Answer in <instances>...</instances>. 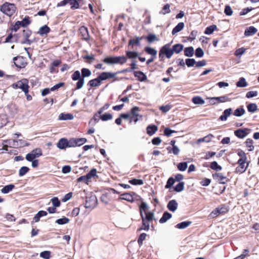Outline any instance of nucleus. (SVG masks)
I'll return each instance as SVG.
<instances>
[{
  "label": "nucleus",
  "instance_id": "1",
  "mask_svg": "<svg viewBox=\"0 0 259 259\" xmlns=\"http://www.w3.org/2000/svg\"><path fill=\"white\" fill-rule=\"evenodd\" d=\"M147 205L145 202H142L140 205V214L142 219V226L139 230H144L148 231L150 228L149 222L152 221L154 218V214L153 212H147Z\"/></svg>",
  "mask_w": 259,
  "mask_h": 259
},
{
  "label": "nucleus",
  "instance_id": "2",
  "mask_svg": "<svg viewBox=\"0 0 259 259\" xmlns=\"http://www.w3.org/2000/svg\"><path fill=\"white\" fill-rule=\"evenodd\" d=\"M127 61V59L124 56H109L105 58L103 61L108 65L114 64H123Z\"/></svg>",
  "mask_w": 259,
  "mask_h": 259
},
{
  "label": "nucleus",
  "instance_id": "3",
  "mask_svg": "<svg viewBox=\"0 0 259 259\" xmlns=\"http://www.w3.org/2000/svg\"><path fill=\"white\" fill-rule=\"evenodd\" d=\"M0 10L6 15L11 16L15 12L16 7L13 4L6 2L1 6Z\"/></svg>",
  "mask_w": 259,
  "mask_h": 259
},
{
  "label": "nucleus",
  "instance_id": "4",
  "mask_svg": "<svg viewBox=\"0 0 259 259\" xmlns=\"http://www.w3.org/2000/svg\"><path fill=\"white\" fill-rule=\"evenodd\" d=\"M170 43L166 44L162 47L159 51V56L162 59L165 55L167 58H170L174 53L172 49H169Z\"/></svg>",
  "mask_w": 259,
  "mask_h": 259
},
{
  "label": "nucleus",
  "instance_id": "5",
  "mask_svg": "<svg viewBox=\"0 0 259 259\" xmlns=\"http://www.w3.org/2000/svg\"><path fill=\"white\" fill-rule=\"evenodd\" d=\"M97 204V199L95 195H91L86 197L85 207L87 208H94Z\"/></svg>",
  "mask_w": 259,
  "mask_h": 259
},
{
  "label": "nucleus",
  "instance_id": "6",
  "mask_svg": "<svg viewBox=\"0 0 259 259\" xmlns=\"http://www.w3.org/2000/svg\"><path fill=\"white\" fill-rule=\"evenodd\" d=\"M41 155L42 151L41 149L36 148L26 155V159L28 161H32L35 158L39 157Z\"/></svg>",
  "mask_w": 259,
  "mask_h": 259
},
{
  "label": "nucleus",
  "instance_id": "7",
  "mask_svg": "<svg viewBox=\"0 0 259 259\" xmlns=\"http://www.w3.org/2000/svg\"><path fill=\"white\" fill-rule=\"evenodd\" d=\"M139 108L137 107H134L131 110V122L134 121L135 123L140 120H142V116L139 114Z\"/></svg>",
  "mask_w": 259,
  "mask_h": 259
},
{
  "label": "nucleus",
  "instance_id": "8",
  "mask_svg": "<svg viewBox=\"0 0 259 259\" xmlns=\"http://www.w3.org/2000/svg\"><path fill=\"white\" fill-rule=\"evenodd\" d=\"M207 99L210 100L209 103L211 105H215L218 103H224L230 101L229 98L227 96H223L219 97H209Z\"/></svg>",
  "mask_w": 259,
  "mask_h": 259
},
{
  "label": "nucleus",
  "instance_id": "9",
  "mask_svg": "<svg viewBox=\"0 0 259 259\" xmlns=\"http://www.w3.org/2000/svg\"><path fill=\"white\" fill-rule=\"evenodd\" d=\"M13 61L15 66L20 68H24L27 64L25 59L21 56L14 57Z\"/></svg>",
  "mask_w": 259,
  "mask_h": 259
},
{
  "label": "nucleus",
  "instance_id": "10",
  "mask_svg": "<svg viewBox=\"0 0 259 259\" xmlns=\"http://www.w3.org/2000/svg\"><path fill=\"white\" fill-rule=\"evenodd\" d=\"M19 89H21L25 94L27 95L29 92L28 80L24 78L19 80Z\"/></svg>",
  "mask_w": 259,
  "mask_h": 259
},
{
  "label": "nucleus",
  "instance_id": "11",
  "mask_svg": "<svg viewBox=\"0 0 259 259\" xmlns=\"http://www.w3.org/2000/svg\"><path fill=\"white\" fill-rule=\"evenodd\" d=\"M213 179L221 184H225L228 179L226 176H224L222 173H215L212 175Z\"/></svg>",
  "mask_w": 259,
  "mask_h": 259
},
{
  "label": "nucleus",
  "instance_id": "12",
  "mask_svg": "<svg viewBox=\"0 0 259 259\" xmlns=\"http://www.w3.org/2000/svg\"><path fill=\"white\" fill-rule=\"evenodd\" d=\"M115 75L116 73H115L104 72L98 76V79H99L101 81L108 79L113 78L115 76Z\"/></svg>",
  "mask_w": 259,
  "mask_h": 259
},
{
  "label": "nucleus",
  "instance_id": "13",
  "mask_svg": "<svg viewBox=\"0 0 259 259\" xmlns=\"http://www.w3.org/2000/svg\"><path fill=\"white\" fill-rule=\"evenodd\" d=\"M250 132L248 128L238 129L235 131L234 134L239 138H243L247 136Z\"/></svg>",
  "mask_w": 259,
  "mask_h": 259
},
{
  "label": "nucleus",
  "instance_id": "14",
  "mask_svg": "<svg viewBox=\"0 0 259 259\" xmlns=\"http://www.w3.org/2000/svg\"><path fill=\"white\" fill-rule=\"evenodd\" d=\"M232 113V108H228L225 110L223 113V114L220 116L219 120L221 121H226L227 118L230 116Z\"/></svg>",
  "mask_w": 259,
  "mask_h": 259
},
{
  "label": "nucleus",
  "instance_id": "15",
  "mask_svg": "<svg viewBox=\"0 0 259 259\" xmlns=\"http://www.w3.org/2000/svg\"><path fill=\"white\" fill-rule=\"evenodd\" d=\"M178 204L175 200L169 201L167 204L168 209L172 212H175L178 208Z\"/></svg>",
  "mask_w": 259,
  "mask_h": 259
},
{
  "label": "nucleus",
  "instance_id": "16",
  "mask_svg": "<svg viewBox=\"0 0 259 259\" xmlns=\"http://www.w3.org/2000/svg\"><path fill=\"white\" fill-rule=\"evenodd\" d=\"M79 31L81 35L83 37V38L85 40H88L89 38V34L88 28L85 26H81Z\"/></svg>",
  "mask_w": 259,
  "mask_h": 259
},
{
  "label": "nucleus",
  "instance_id": "17",
  "mask_svg": "<svg viewBox=\"0 0 259 259\" xmlns=\"http://www.w3.org/2000/svg\"><path fill=\"white\" fill-rule=\"evenodd\" d=\"M134 74L135 77L140 81H144L147 79L146 75L142 71H134Z\"/></svg>",
  "mask_w": 259,
  "mask_h": 259
},
{
  "label": "nucleus",
  "instance_id": "18",
  "mask_svg": "<svg viewBox=\"0 0 259 259\" xmlns=\"http://www.w3.org/2000/svg\"><path fill=\"white\" fill-rule=\"evenodd\" d=\"M57 147L60 149H63L68 147V141L64 138L61 139L57 143Z\"/></svg>",
  "mask_w": 259,
  "mask_h": 259
},
{
  "label": "nucleus",
  "instance_id": "19",
  "mask_svg": "<svg viewBox=\"0 0 259 259\" xmlns=\"http://www.w3.org/2000/svg\"><path fill=\"white\" fill-rule=\"evenodd\" d=\"M158 130V127L155 125H149L146 128L147 133L149 136L153 135Z\"/></svg>",
  "mask_w": 259,
  "mask_h": 259
},
{
  "label": "nucleus",
  "instance_id": "20",
  "mask_svg": "<svg viewBox=\"0 0 259 259\" xmlns=\"http://www.w3.org/2000/svg\"><path fill=\"white\" fill-rule=\"evenodd\" d=\"M73 115L70 113H61L58 117L59 120H72L73 119Z\"/></svg>",
  "mask_w": 259,
  "mask_h": 259
},
{
  "label": "nucleus",
  "instance_id": "21",
  "mask_svg": "<svg viewBox=\"0 0 259 259\" xmlns=\"http://www.w3.org/2000/svg\"><path fill=\"white\" fill-rule=\"evenodd\" d=\"M185 24L183 22H180L178 25L174 27L172 29L171 33L172 35H175L178 32L181 31L184 27Z\"/></svg>",
  "mask_w": 259,
  "mask_h": 259
},
{
  "label": "nucleus",
  "instance_id": "22",
  "mask_svg": "<svg viewBox=\"0 0 259 259\" xmlns=\"http://www.w3.org/2000/svg\"><path fill=\"white\" fill-rule=\"evenodd\" d=\"M50 31V28L47 25H44L39 28L37 33L40 36H43L45 34H47Z\"/></svg>",
  "mask_w": 259,
  "mask_h": 259
},
{
  "label": "nucleus",
  "instance_id": "23",
  "mask_svg": "<svg viewBox=\"0 0 259 259\" xmlns=\"http://www.w3.org/2000/svg\"><path fill=\"white\" fill-rule=\"evenodd\" d=\"M257 32V29L253 26H250L247 28L244 32L245 36H251Z\"/></svg>",
  "mask_w": 259,
  "mask_h": 259
},
{
  "label": "nucleus",
  "instance_id": "24",
  "mask_svg": "<svg viewBox=\"0 0 259 259\" xmlns=\"http://www.w3.org/2000/svg\"><path fill=\"white\" fill-rule=\"evenodd\" d=\"M171 214L168 212H164L162 217L159 220V223L161 224L165 223L168 220L171 218Z\"/></svg>",
  "mask_w": 259,
  "mask_h": 259
},
{
  "label": "nucleus",
  "instance_id": "25",
  "mask_svg": "<svg viewBox=\"0 0 259 259\" xmlns=\"http://www.w3.org/2000/svg\"><path fill=\"white\" fill-rule=\"evenodd\" d=\"M245 113V109L242 107H239L235 110L233 115L237 117H240Z\"/></svg>",
  "mask_w": 259,
  "mask_h": 259
},
{
  "label": "nucleus",
  "instance_id": "26",
  "mask_svg": "<svg viewBox=\"0 0 259 259\" xmlns=\"http://www.w3.org/2000/svg\"><path fill=\"white\" fill-rule=\"evenodd\" d=\"M144 184V181L142 179L131 178V185L134 186H142Z\"/></svg>",
  "mask_w": 259,
  "mask_h": 259
},
{
  "label": "nucleus",
  "instance_id": "27",
  "mask_svg": "<svg viewBox=\"0 0 259 259\" xmlns=\"http://www.w3.org/2000/svg\"><path fill=\"white\" fill-rule=\"evenodd\" d=\"M101 80L98 79V77L95 79L89 81L88 84L91 87H97L100 85Z\"/></svg>",
  "mask_w": 259,
  "mask_h": 259
},
{
  "label": "nucleus",
  "instance_id": "28",
  "mask_svg": "<svg viewBox=\"0 0 259 259\" xmlns=\"http://www.w3.org/2000/svg\"><path fill=\"white\" fill-rule=\"evenodd\" d=\"M184 55L187 57H192L194 55V48L192 47L186 48L184 50Z\"/></svg>",
  "mask_w": 259,
  "mask_h": 259
},
{
  "label": "nucleus",
  "instance_id": "29",
  "mask_svg": "<svg viewBox=\"0 0 259 259\" xmlns=\"http://www.w3.org/2000/svg\"><path fill=\"white\" fill-rule=\"evenodd\" d=\"M15 186L13 184H9L5 186L3 189H1V192L4 194H7L12 191Z\"/></svg>",
  "mask_w": 259,
  "mask_h": 259
},
{
  "label": "nucleus",
  "instance_id": "30",
  "mask_svg": "<svg viewBox=\"0 0 259 259\" xmlns=\"http://www.w3.org/2000/svg\"><path fill=\"white\" fill-rule=\"evenodd\" d=\"M184 46L182 44H178L172 46V49L174 53L178 54L180 53L183 49Z\"/></svg>",
  "mask_w": 259,
  "mask_h": 259
},
{
  "label": "nucleus",
  "instance_id": "31",
  "mask_svg": "<svg viewBox=\"0 0 259 259\" xmlns=\"http://www.w3.org/2000/svg\"><path fill=\"white\" fill-rule=\"evenodd\" d=\"M191 224V222L190 221H185L183 222L182 223H179L176 225V227L180 229H185L188 226H189Z\"/></svg>",
  "mask_w": 259,
  "mask_h": 259
},
{
  "label": "nucleus",
  "instance_id": "32",
  "mask_svg": "<svg viewBox=\"0 0 259 259\" xmlns=\"http://www.w3.org/2000/svg\"><path fill=\"white\" fill-rule=\"evenodd\" d=\"M81 78L83 79L85 77H89L91 75V71L88 68H83L81 70Z\"/></svg>",
  "mask_w": 259,
  "mask_h": 259
},
{
  "label": "nucleus",
  "instance_id": "33",
  "mask_svg": "<svg viewBox=\"0 0 259 259\" xmlns=\"http://www.w3.org/2000/svg\"><path fill=\"white\" fill-rule=\"evenodd\" d=\"M217 27L215 25H212L206 28L204 33L206 34H211L215 30H216Z\"/></svg>",
  "mask_w": 259,
  "mask_h": 259
},
{
  "label": "nucleus",
  "instance_id": "34",
  "mask_svg": "<svg viewBox=\"0 0 259 259\" xmlns=\"http://www.w3.org/2000/svg\"><path fill=\"white\" fill-rule=\"evenodd\" d=\"M247 110L248 112L253 113L255 112L257 109V105L255 103H250L247 106Z\"/></svg>",
  "mask_w": 259,
  "mask_h": 259
},
{
  "label": "nucleus",
  "instance_id": "35",
  "mask_svg": "<svg viewBox=\"0 0 259 259\" xmlns=\"http://www.w3.org/2000/svg\"><path fill=\"white\" fill-rule=\"evenodd\" d=\"M212 137H213V136L211 134H209V135L204 137L203 138H200V139H199L198 140H197V143L199 144L202 142H207V143L211 141Z\"/></svg>",
  "mask_w": 259,
  "mask_h": 259
},
{
  "label": "nucleus",
  "instance_id": "36",
  "mask_svg": "<svg viewBox=\"0 0 259 259\" xmlns=\"http://www.w3.org/2000/svg\"><path fill=\"white\" fill-rule=\"evenodd\" d=\"M192 100L195 104L202 105L204 103V101L202 99V98L198 96L193 97Z\"/></svg>",
  "mask_w": 259,
  "mask_h": 259
},
{
  "label": "nucleus",
  "instance_id": "37",
  "mask_svg": "<svg viewBox=\"0 0 259 259\" xmlns=\"http://www.w3.org/2000/svg\"><path fill=\"white\" fill-rule=\"evenodd\" d=\"M236 85L238 87H245L247 85V83L245 81V79L243 77L240 78L239 80L237 82Z\"/></svg>",
  "mask_w": 259,
  "mask_h": 259
},
{
  "label": "nucleus",
  "instance_id": "38",
  "mask_svg": "<svg viewBox=\"0 0 259 259\" xmlns=\"http://www.w3.org/2000/svg\"><path fill=\"white\" fill-rule=\"evenodd\" d=\"M145 51L148 54H149L152 56H155L157 53V52L156 50H155L154 49L152 48L151 47H146L145 48Z\"/></svg>",
  "mask_w": 259,
  "mask_h": 259
},
{
  "label": "nucleus",
  "instance_id": "39",
  "mask_svg": "<svg viewBox=\"0 0 259 259\" xmlns=\"http://www.w3.org/2000/svg\"><path fill=\"white\" fill-rule=\"evenodd\" d=\"M248 164H247L246 166H245V164L239 165L236 168V171L237 173L240 174L244 172L246 169Z\"/></svg>",
  "mask_w": 259,
  "mask_h": 259
},
{
  "label": "nucleus",
  "instance_id": "40",
  "mask_svg": "<svg viewBox=\"0 0 259 259\" xmlns=\"http://www.w3.org/2000/svg\"><path fill=\"white\" fill-rule=\"evenodd\" d=\"M72 79L73 80L76 81L80 79L81 77V74L79 71L76 70L75 71L71 76Z\"/></svg>",
  "mask_w": 259,
  "mask_h": 259
},
{
  "label": "nucleus",
  "instance_id": "41",
  "mask_svg": "<svg viewBox=\"0 0 259 259\" xmlns=\"http://www.w3.org/2000/svg\"><path fill=\"white\" fill-rule=\"evenodd\" d=\"M69 222V219L66 217H63L62 218L58 219L56 223L59 225H64L67 224Z\"/></svg>",
  "mask_w": 259,
  "mask_h": 259
},
{
  "label": "nucleus",
  "instance_id": "42",
  "mask_svg": "<svg viewBox=\"0 0 259 259\" xmlns=\"http://www.w3.org/2000/svg\"><path fill=\"white\" fill-rule=\"evenodd\" d=\"M210 167L211 169L215 170L217 171H220L222 169V167L220 165H218V163L216 161H213L211 162Z\"/></svg>",
  "mask_w": 259,
  "mask_h": 259
},
{
  "label": "nucleus",
  "instance_id": "43",
  "mask_svg": "<svg viewBox=\"0 0 259 259\" xmlns=\"http://www.w3.org/2000/svg\"><path fill=\"white\" fill-rule=\"evenodd\" d=\"M245 143L246 147L248 148V151H251L254 149V146H253V141L251 139H247Z\"/></svg>",
  "mask_w": 259,
  "mask_h": 259
},
{
  "label": "nucleus",
  "instance_id": "44",
  "mask_svg": "<svg viewBox=\"0 0 259 259\" xmlns=\"http://www.w3.org/2000/svg\"><path fill=\"white\" fill-rule=\"evenodd\" d=\"M184 188V183L182 182H180L178 184H177L174 189L176 192H180L182 191Z\"/></svg>",
  "mask_w": 259,
  "mask_h": 259
},
{
  "label": "nucleus",
  "instance_id": "45",
  "mask_svg": "<svg viewBox=\"0 0 259 259\" xmlns=\"http://www.w3.org/2000/svg\"><path fill=\"white\" fill-rule=\"evenodd\" d=\"M169 7H170V5L168 4L164 5L162 11L160 12V14H163V15H165L166 14L169 13L170 12Z\"/></svg>",
  "mask_w": 259,
  "mask_h": 259
},
{
  "label": "nucleus",
  "instance_id": "46",
  "mask_svg": "<svg viewBox=\"0 0 259 259\" xmlns=\"http://www.w3.org/2000/svg\"><path fill=\"white\" fill-rule=\"evenodd\" d=\"M30 23L29 20V17H25L21 21H18V24H20L21 26L26 27Z\"/></svg>",
  "mask_w": 259,
  "mask_h": 259
},
{
  "label": "nucleus",
  "instance_id": "47",
  "mask_svg": "<svg viewBox=\"0 0 259 259\" xmlns=\"http://www.w3.org/2000/svg\"><path fill=\"white\" fill-rule=\"evenodd\" d=\"M87 140L85 138H77L75 139L76 146H80L87 142Z\"/></svg>",
  "mask_w": 259,
  "mask_h": 259
},
{
  "label": "nucleus",
  "instance_id": "48",
  "mask_svg": "<svg viewBox=\"0 0 259 259\" xmlns=\"http://www.w3.org/2000/svg\"><path fill=\"white\" fill-rule=\"evenodd\" d=\"M177 167L181 171H185L187 167V163L185 162L179 163Z\"/></svg>",
  "mask_w": 259,
  "mask_h": 259
},
{
  "label": "nucleus",
  "instance_id": "49",
  "mask_svg": "<svg viewBox=\"0 0 259 259\" xmlns=\"http://www.w3.org/2000/svg\"><path fill=\"white\" fill-rule=\"evenodd\" d=\"M29 170V168L26 166H22L19 170V175L20 176L25 175Z\"/></svg>",
  "mask_w": 259,
  "mask_h": 259
},
{
  "label": "nucleus",
  "instance_id": "50",
  "mask_svg": "<svg viewBox=\"0 0 259 259\" xmlns=\"http://www.w3.org/2000/svg\"><path fill=\"white\" fill-rule=\"evenodd\" d=\"M175 182V180L173 178H172V177L169 178L167 181L166 185L165 186V188L167 189L171 188L172 187V186L174 184Z\"/></svg>",
  "mask_w": 259,
  "mask_h": 259
},
{
  "label": "nucleus",
  "instance_id": "51",
  "mask_svg": "<svg viewBox=\"0 0 259 259\" xmlns=\"http://www.w3.org/2000/svg\"><path fill=\"white\" fill-rule=\"evenodd\" d=\"M195 56L198 58H201L204 56V52L200 48H198L195 51Z\"/></svg>",
  "mask_w": 259,
  "mask_h": 259
},
{
  "label": "nucleus",
  "instance_id": "52",
  "mask_svg": "<svg viewBox=\"0 0 259 259\" xmlns=\"http://www.w3.org/2000/svg\"><path fill=\"white\" fill-rule=\"evenodd\" d=\"M69 4L71 5V8L72 9L79 7V4L76 0H69Z\"/></svg>",
  "mask_w": 259,
  "mask_h": 259
},
{
  "label": "nucleus",
  "instance_id": "53",
  "mask_svg": "<svg viewBox=\"0 0 259 259\" xmlns=\"http://www.w3.org/2000/svg\"><path fill=\"white\" fill-rule=\"evenodd\" d=\"M53 206L55 207H59L60 205V202L57 197H53L51 200Z\"/></svg>",
  "mask_w": 259,
  "mask_h": 259
},
{
  "label": "nucleus",
  "instance_id": "54",
  "mask_svg": "<svg viewBox=\"0 0 259 259\" xmlns=\"http://www.w3.org/2000/svg\"><path fill=\"white\" fill-rule=\"evenodd\" d=\"M196 64L194 59H187L186 60V64L189 67L193 66Z\"/></svg>",
  "mask_w": 259,
  "mask_h": 259
},
{
  "label": "nucleus",
  "instance_id": "55",
  "mask_svg": "<svg viewBox=\"0 0 259 259\" xmlns=\"http://www.w3.org/2000/svg\"><path fill=\"white\" fill-rule=\"evenodd\" d=\"M77 80L78 81L76 83V89L79 90L83 87L84 83V79L83 78H81L80 79Z\"/></svg>",
  "mask_w": 259,
  "mask_h": 259
},
{
  "label": "nucleus",
  "instance_id": "56",
  "mask_svg": "<svg viewBox=\"0 0 259 259\" xmlns=\"http://www.w3.org/2000/svg\"><path fill=\"white\" fill-rule=\"evenodd\" d=\"M245 51H246V49L244 48H239L235 51V55L236 56L240 57L242 55H243L245 53Z\"/></svg>",
  "mask_w": 259,
  "mask_h": 259
},
{
  "label": "nucleus",
  "instance_id": "57",
  "mask_svg": "<svg viewBox=\"0 0 259 259\" xmlns=\"http://www.w3.org/2000/svg\"><path fill=\"white\" fill-rule=\"evenodd\" d=\"M40 256L45 259H49L50 256V252L49 251H44L40 253Z\"/></svg>",
  "mask_w": 259,
  "mask_h": 259
},
{
  "label": "nucleus",
  "instance_id": "58",
  "mask_svg": "<svg viewBox=\"0 0 259 259\" xmlns=\"http://www.w3.org/2000/svg\"><path fill=\"white\" fill-rule=\"evenodd\" d=\"M112 118V115L110 113H105L101 116V119L103 121H106L108 120L111 119Z\"/></svg>",
  "mask_w": 259,
  "mask_h": 259
},
{
  "label": "nucleus",
  "instance_id": "59",
  "mask_svg": "<svg viewBox=\"0 0 259 259\" xmlns=\"http://www.w3.org/2000/svg\"><path fill=\"white\" fill-rule=\"evenodd\" d=\"M171 105H166L165 106L160 107L159 109L163 113H166L171 109Z\"/></svg>",
  "mask_w": 259,
  "mask_h": 259
},
{
  "label": "nucleus",
  "instance_id": "60",
  "mask_svg": "<svg viewBox=\"0 0 259 259\" xmlns=\"http://www.w3.org/2000/svg\"><path fill=\"white\" fill-rule=\"evenodd\" d=\"M176 133L175 131L170 130L169 128H165L164 130V134L165 136L169 137L172 133Z\"/></svg>",
  "mask_w": 259,
  "mask_h": 259
},
{
  "label": "nucleus",
  "instance_id": "61",
  "mask_svg": "<svg viewBox=\"0 0 259 259\" xmlns=\"http://www.w3.org/2000/svg\"><path fill=\"white\" fill-rule=\"evenodd\" d=\"M224 12L226 15L228 16H231L232 15L233 11L230 6H226L225 8Z\"/></svg>",
  "mask_w": 259,
  "mask_h": 259
},
{
  "label": "nucleus",
  "instance_id": "62",
  "mask_svg": "<svg viewBox=\"0 0 259 259\" xmlns=\"http://www.w3.org/2000/svg\"><path fill=\"white\" fill-rule=\"evenodd\" d=\"M97 170L95 168L92 169L89 173L87 174V177L89 179H91L92 177L96 176Z\"/></svg>",
  "mask_w": 259,
  "mask_h": 259
},
{
  "label": "nucleus",
  "instance_id": "63",
  "mask_svg": "<svg viewBox=\"0 0 259 259\" xmlns=\"http://www.w3.org/2000/svg\"><path fill=\"white\" fill-rule=\"evenodd\" d=\"M6 143L13 147H16L18 146V141L15 140H8L6 141Z\"/></svg>",
  "mask_w": 259,
  "mask_h": 259
},
{
  "label": "nucleus",
  "instance_id": "64",
  "mask_svg": "<svg viewBox=\"0 0 259 259\" xmlns=\"http://www.w3.org/2000/svg\"><path fill=\"white\" fill-rule=\"evenodd\" d=\"M257 95V91H249L246 93V97L247 98H250L256 97Z\"/></svg>",
  "mask_w": 259,
  "mask_h": 259
}]
</instances>
